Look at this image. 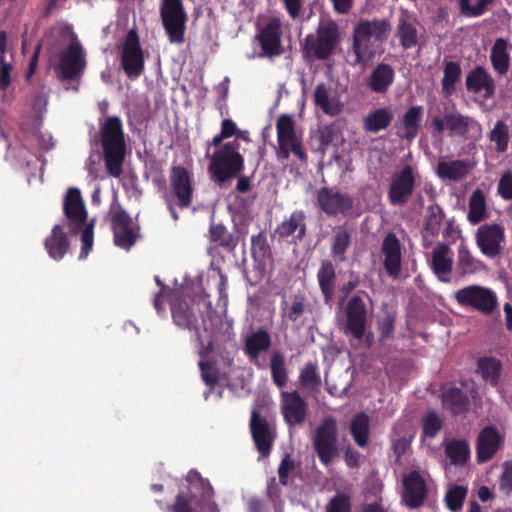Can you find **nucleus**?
Segmentation results:
<instances>
[{
  "label": "nucleus",
  "instance_id": "nucleus-1",
  "mask_svg": "<svg viewBox=\"0 0 512 512\" xmlns=\"http://www.w3.org/2000/svg\"><path fill=\"white\" fill-rule=\"evenodd\" d=\"M391 30L384 18L362 19L352 32V45L347 51V63L352 67H366L383 50Z\"/></svg>",
  "mask_w": 512,
  "mask_h": 512
},
{
  "label": "nucleus",
  "instance_id": "nucleus-2",
  "mask_svg": "<svg viewBox=\"0 0 512 512\" xmlns=\"http://www.w3.org/2000/svg\"><path fill=\"white\" fill-rule=\"evenodd\" d=\"M171 314L178 327L195 333H198L200 325L205 332L212 331L219 321L206 295L175 298L171 302Z\"/></svg>",
  "mask_w": 512,
  "mask_h": 512
},
{
  "label": "nucleus",
  "instance_id": "nucleus-3",
  "mask_svg": "<svg viewBox=\"0 0 512 512\" xmlns=\"http://www.w3.org/2000/svg\"><path fill=\"white\" fill-rule=\"evenodd\" d=\"M187 491H179L175 502L167 507L169 512H220L213 500L214 489L209 480L197 470H190L186 477Z\"/></svg>",
  "mask_w": 512,
  "mask_h": 512
},
{
  "label": "nucleus",
  "instance_id": "nucleus-4",
  "mask_svg": "<svg viewBox=\"0 0 512 512\" xmlns=\"http://www.w3.org/2000/svg\"><path fill=\"white\" fill-rule=\"evenodd\" d=\"M100 144L108 174L119 178L127 152L125 133L119 116H109L100 125Z\"/></svg>",
  "mask_w": 512,
  "mask_h": 512
},
{
  "label": "nucleus",
  "instance_id": "nucleus-5",
  "mask_svg": "<svg viewBox=\"0 0 512 512\" xmlns=\"http://www.w3.org/2000/svg\"><path fill=\"white\" fill-rule=\"evenodd\" d=\"M63 212L73 235H77L82 229L80 258H86L93 247L96 220L92 218L87 222V210L78 188L71 187L67 190L63 201Z\"/></svg>",
  "mask_w": 512,
  "mask_h": 512
},
{
  "label": "nucleus",
  "instance_id": "nucleus-6",
  "mask_svg": "<svg viewBox=\"0 0 512 512\" xmlns=\"http://www.w3.org/2000/svg\"><path fill=\"white\" fill-rule=\"evenodd\" d=\"M157 182L163 188L162 198L167 204L171 217L177 221L179 214L176 207L186 209L193 203V174L182 165H173L169 173V189H167L164 179Z\"/></svg>",
  "mask_w": 512,
  "mask_h": 512
},
{
  "label": "nucleus",
  "instance_id": "nucleus-7",
  "mask_svg": "<svg viewBox=\"0 0 512 512\" xmlns=\"http://www.w3.org/2000/svg\"><path fill=\"white\" fill-rule=\"evenodd\" d=\"M339 40L340 33L336 22H320L315 34H308L301 44L303 57L307 60H326L332 55Z\"/></svg>",
  "mask_w": 512,
  "mask_h": 512
},
{
  "label": "nucleus",
  "instance_id": "nucleus-8",
  "mask_svg": "<svg viewBox=\"0 0 512 512\" xmlns=\"http://www.w3.org/2000/svg\"><path fill=\"white\" fill-rule=\"evenodd\" d=\"M239 149L240 143L233 139L222 144L212 155L209 171L218 183H225L244 170L245 160Z\"/></svg>",
  "mask_w": 512,
  "mask_h": 512
},
{
  "label": "nucleus",
  "instance_id": "nucleus-9",
  "mask_svg": "<svg viewBox=\"0 0 512 512\" xmlns=\"http://www.w3.org/2000/svg\"><path fill=\"white\" fill-rule=\"evenodd\" d=\"M160 17L170 42L182 44L185 41L188 20L182 0H162Z\"/></svg>",
  "mask_w": 512,
  "mask_h": 512
},
{
  "label": "nucleus",
  "instance_id": "nucleus-10",
  "mask_svg": "<svg viewBox=\"0 0 512 512\" xmlns=\"http://www.w3.org/2000/svg\"><path fill=\"white\" fill-rule=\"evenodd\" d=\"M315 452L324 466H329L338 456V427L334 417H325L316 428L313 440Z\"/></svg>",
  "mask_w": 512,
  "mask_h": 512
},
{
  "label": "nucleus",
  "instance_id": "nucleus-11",
  "mask_svg": "<svg viewBox=\"0 0 512 512\" xmlns=\"http://www.w3.org/2000/svg\"><path fill=\"white\" fill-rule=\"evenodd\" d=\"M419 177L417 169L405 164L391 176L387 193L389 203L393 206H404L412 197Z\"/></svg>",
  "mask_w": 512,
  "mask_h": 512
},
{
  "label": "nucleus",
  "instance_id": "nucleus-12",
  "mask_svg": "<svg viewBox=\"0 0 512 512\" xmlns=\"http://www.w3.org/2000/svg\"><path fill=\"white\" fill-rule=\"evenodd\" d=\"M279 158L288 159L292 152L299 160H306L307 155L302 141L295 131L293 118L288 114H282L276 121Z\"/></svg>",
  "mask_w": 512,
  "mask_h": 512
},
{
  "label": "nucleus",
  "instance_id": "nucleus-13",
  "mask_svg": "<svg viewBox=\"0 0 512 512\" xmlns=\"http://www.w3.org/2000/svg\"><path fill=\"white\" fill-rule=\"evenodd\" d=\"M121 66L126 76L135 80L141 76L145 68V58L135 29L128 31L121 53Z\"/></svg>",
  "mask_w": 512,
  "mask_h": 512
},
{
  "label": "nucleus",
  "instance_id": "nucleus-14",
  "mask_svg": "<svg viewBox=\"0 0 512 512\" xmlns=\"http://www.w3.org/2000/svg\"><path fill=\"white\" fill-rule=\"evenodd\" d=\"M282 23L277 17H271L264 26L257 27L253 42L258 43L261 52L258 58H273L282 53Z\"/></svg>",
  "mask_w": 512,
  "mask_h": 512
},
{
  "label": "nucleus",
  "instance_id": "nucleus-15",
  "mask_svg": "<svg viewBox=\"0 0 512 512\" xmlns=\"http://www.w3.org/2000/svg\"><path fill=\"white\" fill-rule=\"evenodd\" d=\"M455 299L461 306L472 307L486 315L491 314L497 305L495 293L478 285H470L456 291Z\"/></svg>",
  "mask_w": 512,
  "mask_h": 512
},
{
  "label": "nucleus",
  "instance_id": "nucleus-16",
  "mask_svg": "<svg viewBox=\"0 0 512 512\" xmlns=\"http://www.w3.org/2000/svg\"><path fill=\"white\" fill-rule=\"evenodd\" d=\"M345 316L344 334L358 341L362 340L367 330L368 312L361 296L354 295L349 299L345 308Z\"/></svg>",
  "mask_w": 512,
  "mask_h": 512
},
{
  "label": "nucleus",
  "instance_id": "nucleus-17",
  "mask_svg": "<svg viewBox=\"0 0 512 512\" xmlns=\"http://www.w3.org/2000/svg\"><path fill=\"white\" fill-rule=\"evenodd\" d=\"M353 203L349 194L341 193L335 187H323L317 191L316 204L327 216L345 214L352 209Z\"/></svg>",
  "mask_w": 512,
  "mask_h": 512
},
{
  "label": "nucleus",
  "instance_id": "nucleus-18",
  "mask_svg": "<svg viewBox=\"0 0 512 512\" xmlns=\"http://www.w3.org/2000/svg\"><path fill=\"white\" fill-rule=\"evenodd\" d=\"M85 56L79 42L70 43L60 54L57 66L58 77L61 80H74L84 71Z\"/></svg>",
  "mask_w": 512,
  "mask_h": 512
},
{
  "label": "nucleus",
  "instance_id": "nucleus-19",
  "mask_svg": "<svg viewBox=\"0 0 512 512\" xmlns=\"http://www.w3.org/2000/svg\"><path fill=\"white\" fill-rule=\"evenodd\" d=\"M475 241L483 255L494 259L501 254L503 249L504 228L495 223L481 225L476 231Z\"/></svg>",
  "mask_w": 512,
  "mask_h": 512
},
{
  "label": "nucleus",
  "instance_id": "nucleus-20",
  "mask_svg": "<svg viewBox=\"0 0 512 512\" xmlns=\"http://www.w3.org/2000/svg\"><path fill=\"white\" fill-rule=\"evenodd\" d=\"M428 496V486L425 479L417 470H411L402 479V503L410 508L421 507Z\"/></svg>",
  "mask_w": 512,
  "mask_h": 512
},
{
  "label": "nucleus",
  "instance_id": "nucleus-21",
  "mask_svg": "<svg viewBox=\"0 0 512 512\" xmlns=\"http://www.w3.org/2000/svg\"><path fill=\"white\" fill-rule=\"evenodd\" d=\"M111 229L116 246L130 250L137 241V233L132 227L130 215L122 208L113 213L111 218Z\"/></svg>",
  "mask_w": 512,
  "mask_h": 512
},
{
  "label": "nucleus",
  "instance_id": "nucleus-22",
  "mask_svg": "<svg viewBox=\"0 0 512 512\" xmlns=\"http://www.w3.org/2000/svg\"><path fill=\"white\" fill-rule=\"evenodd\" d=\"M308 405L298 391L281 392V412L289 426L300 425L307 416Z\"/></svg>",
  "mask_w": 512,
  "mask_h": 512
},
{
  "label": "nucleus",
  "instance_id": "nucleus-23",
  "mask_svg": "<svg viewBox=\"0 0 512 512\" xmlns=\"http://www.w3.org/2000/svg\"><path fill=\"white\" fill-rule=\"evenodd\" d=\"M463 386V382H461V387L450 383L441 389L440 399L442 407L453 416L465 414L470 409V395L463 389Z\"/></svg>",
  "mask_w": 512,
  "mask_h": 512
},
{
  "label": "nucleus",
  "instance_id": "nucleus-24",
  "mask_svg": "<svg viewBox=\"0 0 512 512\" xmlns=\"http://www.w3.org/2000/svg\"><path fill=\"white\" fill-rule=\"evenodd\" d=\"M504 437L494 425L481 429L476 441V458L478 463L490 461L500 449Z\"/></svg>",
  "mask_w": 512,
  "mask_h": 512
},
{
  "label": "nucleus",
  "instance_id": "nucleus-25",
  "mask_svg": "<svg viewBox=\"0 0 512 512\" xmlns=\"http://www.w3.org/2000/svg\"><path fill=\"white\" fill-rule=\"evenodd\" d=\"M313 102L315 106L328 116H338L344 108V103L336 89L321 82L316 85L313 92Z\"/></svg>",
  "mask_w": 512,
  "mask_h": 512
},
{
  "label": "nucleus",
  "instance_id": "nucleus-26",
  "mask_svg": "<svg viewBox=\"0 0 512 512\" xmlns=\"http://www.w3.org/2000/svg\"><path fill=\"white\" fill-rule=\"evenodd\" d=\"M381 252L384 255L383 266L387 275L393 279L398 278L402 267V253L400 241L393 232L385 236Z\"/></svg>",
  "mask_w": 512,
  "mask_h": 512
},
{
  "label": "nucleus",
  "instance_id": "nucleus-27",
  "mask_svg": "<svg viewBox=\"0 0 512 512\" xmlns=\"http://www.w3.org/2000/svg\"><path fill=\"white\" fill-rule=\"evenodd\" d=\"M250 430L257 450L263 456H267L272 448L274 436L268 421L257 410L251 413Z\"/></svg>",
  "mask_w": 512,
  "mask_h": 512
},
{
  "label": "nucleus",
  "instance_id": "nucleus-28",
  "mask_svg": "<svg viewBox=\"0 0 512 512\" xmlns=\"http://www.w3.org/2000/svg\"><path fill=\"white\" fill-rule=\"evenodd\" d=\"M465 85L467 91L474 94H482L485 99H490L496 91L493 77L483 66L474 67L466 75Z\"/></svg>",
  "mask_w": 512,
  "mask_h": 512
},
{
  "label": "nucleus",
  "instance_id": "nucleus-29",
  "mask_svg": "<svg viewBox=\"0 0 512 512\" xmlns=\"http://www.w3.org/2000/svg\"><path fill=\"white\" fill-rule=\"evenodd\" d=\"M430 267L440 281L449 282L453 268V252L445 243H439L432 250Z\"/></svg>",
  "mask_w": 512,
  "mask_h": 512
},
{
  "label": "nucleus",
  "instance_id": "nucleus-30",
  "mask_svg": "<svg viewBox=\"0 0 512 512\" xmlns=\"http://www.w3.org/2000/svg\"><path fill=\"white\" fill-rule=\"evenodd\" d=\"M275 233L279 238L293 236V241H302L307 234L306 214L302 210L293 211L289 218L283 220L276 228Z\"/></svg>",
  "mask_w": 512,
  "mask_h": 512
},
{
  "label": "nucleus",
  "instance_id": "nucleus-31",
  "mask_svg": "<svg viewBox=\"0 0 512 512\" xmlns=\"http://www.w3.org/2000/svg\"><path fill=\"white\" fill-rule=\"evenodd\" d=\"M423 113L422 106H411L404 113L399 124H396L397 136L407 141L414 140L420 131Z\"/></svg>",
  "mask_w": 512,
  "mask_h": 512
},
{
  "label": "nucleus",
  "instance_id": "nucleus-32",
  "mask_svg": "<svg viewBox=\"0 0 512 512\" xmlns=\"http://www.w3.org/2000/svg\"><path fill=\"white\" fill-rule=\"evenodd\" d=\"M271 336L264 328H259L246 336L244 341V353L255 364H258L261 353L269 350Z\"/></svg>",
  "mask_w": 512,
  "mask_h": 512
},
{
  "label": "nucleus",
  "instance_id": "nucleus-33",
  "mask_svg": "<svg viewBox=\"0 0 512 512\" xmlns=\"http://www.w3.org/2000/svg\"><path fill=\"white\" fill-rule=\"evenodd\" d=\"M395 72L392 66L386 63L378 64L371 72L368 80V88L378 94H384L393 84Z\"/></svg>",
  "mask_w": 512,
  "mask_h": 512
},
{
  "label": "nucleus",
  "instance_id": "nucleus-34",
  "mask_svg": "<svg viewBox=\"0 0 512 512\" xmlns=\"http://www.w3.org/2000/svg\"><path fill=\"white\" fill-rule=\"evenodd\" d=\"M44 247L52 259H63L70 248V242L62 226L55 225L52 228L51 234L44 241Z\"/></svg>",
  "mask_w": 512,
  "mask_h": 512
},
{
  "label": "nucleus",
  "instance_id": "nucleus-35",
  "mask_svg": "<svg viewBox=\"0 0 512 512\" xmlns=\"http://www.w3.org/2000/svg\"><path fill=\"white\" fill-rule=\"evenodd\" d=\"M208 236L215 247H220L228 253H233L239 243V236L236 233L228 231L222 223L211 222L208 230Z\"/></svg>",
  "mask_w": 512,
  "mask_h": 512
},
{
  "label": "nucleus",
  "instance_id": "nucleus-36",
  "mask_svg": "<svg viewBox=\"0 0 512 512\" xmlns=\"http://www.w3.org/2000/svg\"><path fill=\"white\" fill-rule=\"evenodd\" d=\"M502 369V362L492 356H482L476 362V373L494 388L499 386Z\"/></svg>",
  "mask_w": 512,
  "mask_h": 512
},
{
  "label": "nucleus",
  "instance_id": "nucleus-37",
  "mask_svg": "<svg viewBox=\"0 0 512 512\" xmlns=\"http://www.w3.org/2000/svg\"><path fill=\"white\" fill-rule=\"evenodd\" d=\"M317 280L325 303L331 302L336 282V268L332 261L323 260L321 262L317 272Z\"/></svg>",
  "mask_w": 512,
  "mask_h": 512
},
{
  "label": "nucleus",
  "instance_id": "nucleus-38",
  "mask_svg": "<svg viewBox=\"0 0 512 512\" xmlns=\"http://www.w3.org/2000/svg\"><path fill=\"white\" fill-rule=\"evenodd\" d=\"M508 42L504 38H497L491 48L490 61L498 75H505L510 67V54Z\"/></svg>",
  "mask_w": 512,
  "mask_h": 512
},
{
  "label": "nucleus",
  "instance_id": "nucleus-39",
  "mask_svg": "<svg viewBox=\"0 0 512 512\" xmlns=\"http://www.w3.org/2000/svg\"><path fill=\"white\" fill-rule=\"evenodd\" d=\"M393 120L392 112L387 108L370 111L363 119V128L368 133H378L387 129Z\"/></svg>",
  "mask_w": 512,
  "mask_h": 512
},
{
  "label": "nucleus",
  "instance_id": "nucleus-40",
  "mask_svg": "<svg viewBox=\"0 0 512 512\" xmlns=\"http://www.w3.org/2000/svg\"><path fill=\"white\" fill-rule=\"evenodd\" d=\"M470 165L465 160L440 161L437 165V175L442 179L460 181L465 178Z\"/></svg>",
  "mask_w": 512,
  "mask_h": 512
},
{
  "label": "nucleus",
  "instance_id": "nucleus-41",
  "mask_svg": "<svg viewBox=\"0 0 512 512\" xmlns=\"http://www.w3.org/2000/svg\"><path fill=\"white\" fill-rule=\"evenodd\" d=\"M307 298L304 293L298 292L290 297L288 302L285 297L281 301V315L283 319L296 322L305 313Z\"/></svg>",
  "mask_w": 512,
  "mask_h": 512
},
{
  "label": "nucleus",
  "instance_id": "nucleus-42",
  "mask_svg": "<svg viewBox=\"0 0 512 512\" xmlns=\"http://www.w3.org/2000/svg\"><path fill=\"white\" fill-rule=\"evenodd\" d=\"M350 433L359 447L367 446L370 436V419L365 412H359L353 416L350 422Z\"/></svg>",
  "mask_w": 512,
  "mask_h": 512
},
{
  "label": "nucleus",
  "instance_id": "nucleus-43",
  "mask_svg": "<svg viewBox=\"0 0 512 512\" xmlns=\"http://www.w3.org/2000/svg\"><path fill=\"white\" fill-rule=\"evenodd\" d=\"M396 36L404 50H408L418 43V31L414 21L402 16L398 20Z\"/></svg>",
  "mask_w": 512,
  "mask_h": 512
},
{
  "label": "nucleus",
  "instance_id": "nucleus-44",
  "mask_svg": "<svg viewBox=\"0 0 512 512\" xmlns=\"http://www.w3.org/2000/svg\"><path fill=\"white\" fill-rule=\"evenodd\" d=\"M488 217L486 197L482 190L472 192L469 200L467 219L471 224H478Z\"/></svg>",
  "mask_w": 512,
  "mask_h": 512
},
{
  "label": "nucleus",
  "instance_id": "nucleus-45",
  "mask_svg": "<svg viewBox=\"0 0 512 512\" xmlns=\"http://www.w3.org/2000/svg\"><path fill=\"white\" fill-rule=\"evenodd\" d=\"M351 245V233L347 227L341 226L335 231L331 243V256L338 262L346 260V252Z\"/></svg>",
  "mask_w": 512,
  "mask_h": 512
},
{
  "label": "nucleus",
  "instance_id": "nucleus-46",
  "mask_svg": "<svg viewBox=\"0 0 512 512\" xmlns=\"http://www.w3.org/2000/svg\"><path fill=\"white\" fill-rule=\"evenodd\" d=\"M472 126L479 125L469 116H464L457 112L446 114V129L454 135L466 137Z\"/></svg>",
  "mask_w": 512,
  "mask_h": 512
},
{
  "label": "nucleus",
  "instance_id": "nucleus-47",
  "mask_svg": "<svg viewBox=\"0 0 512 512\" xmlns=\"http://www.w3.org/2000/svg\"><path fill=\"white\" fill-rule=\"evenodd\" d=\"M299 384L303 390L318 392L321 386V376L316 363L308 362L300 370Z\"/></svg>",
  "mask_w": 512,
  "mask_h": 512
},
{
  "label": "nucleus",
  "instance_id": "nucleus-48",
  "mask_svg": "<svg viewBox=\"0 0 512 512\" xmlns=\"http://www.w3.org/2000/svg\"><path fill=\"white\" fill-rule=\"evenodd\" d=\"M482 262L476 259L468 247L461 244L458 247L457 269L462 276L475 274L482 269Z\"/></svg>",
  "mask_w": 512,
  "mask_h": 512
},
{
  "label": "nucleus",
  "instance_id": "nucleus-49",
  "mask_svg": "<svg viewBox=\"0 0 512 512\" xmlns=\"http://www.w3.org/2000/svg\"><path fill=\"white\" fill-rule=\"evenodd\" d=\"M445 454L453 465H464L470 456V447L466 440H452L445 446Z\"/></svg>",
  "mask_w": 512,
  "mask_h": 512
},
{
  "label": "nucleus",
  "instance_id": "nucleus-50",
  "mask_svg": "<svg viewBox=\"0 0 512 512\" xmlns=\"http://www.w3.org/2000/svg\"><path fill=\"white\" fill-rule=\"evenodd\" d=\"M270 370L273 383L279 389L286 387L288 382V371L285 365L284 356L275 351L270 358Z\"/></svg>",
  "mask_w": 512,
  "mask_h": 512
},
{
  "label": "nucleus",
  "instance_id": "nucleus-51",
  "mask_svg": "<svg viewBox=\"0 0 512 512\" xmlns=\"http://www.w3.org/2000/svg\"><path fill=\"white\" fill-rule=\"evenodd\" d=\"M488 138L495 144L496 152L505 153L511 138L509 126L503 120H498L489 132Z\"/></svg>",
  "mask_w": 512,
  "mask_h": 512
},
{
  "label": "nucleus",
  "instance_id": "nucleus-52",
  "mask_svg": "<svg viewBox=\"0 0 512 512\" xmlns=\"http://www.w3.org/2000/svg\"><path fill=\"white\" fill-rule=\"evenodd\" d=\"M444 425V420L435 410L428 411L422 418L421 439H434Z\"/></svg>",
  "mask_w": 512,
  "mask_h": 512
},
{
  "label": "nucleus",
  "instance_id": "nucleus-53",
  "mask_svg": "<svg viewBox=\"0 0 512 512\" xmlns=\"http://www.w3.org/2000/svg\"><path fill=\"white\" fill-rule=\"evenodd\" d=\"M461 78V67L458 62H445L443 68V78L441 81L442 90L446 95H451L455 91L456 83Z\"/></svg>",
  "mask_w": 512,
  "mask_h": 512
},
{
  "label": "nucleus",
  "instance_id": "nucleus-54",
  "mask_svg": "<svg viewBox=\"0 0 512 512\" xmlns=\"http://www.w3.org/2000/svg\"><path fill=\"white\" fill-rule=\"evenodd\" d=\"M495 0H458L460 13L465 17L475 18L486 13Z\"/></svg>",
  "mask_w": 512,
  "mask_h": 512
},
{
  "label": "nucleus",
  "instance_id": "nucleus-55",
  "mask_svg": "<svg viewBox=\"0 0 512 512\" xmlns=\"http://www.w3.org/2000/svg\"><path fill=\"white\" fill-rule=\"evenodd\" d=\"M251 254L256 261H265L271 256V248L264 232L251 237Z\"/></svg>",
  "mask_w": 512,
  "mask_h": 512
},
{
  "label": "nucleus",
  "instance_id": "nucleus-56",
  "mask_svg": "<svg viewBox=\"0 0 512 512\" xmlns=\"http://www.w3.org/2000/svg\"><path fill=\"white\" fill-rule=\"evenodd\" d=\"M443 219L444 213L440 206H429L427 209V217L425 219V231L431 236L438 235Z\"/></svg>",
  "mask_w": 512,
  "mask_h": 512
},
{
  "label": "nucleus",
  "instance_id": "nucleus-57",
  "mask_svg": "<svg viewBox=\"0 0 512 512\" xmlns=\"http://www.w3.org/2000/svg\"><path fill=\"white\" fill-rule=\"evenodd\" d=\"M467 495V488L462 485H454L445 496L446 505L452 512L460 510Z\"/></svg>",
  "mask_w": 512,
  "mask_h": 512
},
{
  "label": "nucleus",
  "instance_id": "nucleus-58",
  "mask_svg": "<svg viewBox=\"0 0 512 512\" xmlns=\"http://www.w3.org/2000/svg\"><path fill=\"white\" fill-rule=\"evenodd\" d=\"M198 366L202 380L212 390L219 382V371L216 365L208 360H200Z\"/></svg>",
  "mask_w": 512,
  "mask_h": 512
},
{
  "label": "nucleus",
  "instance_id": "nucleus-59",
  "mask_svg": "<svg viewBox=\"0 0 512 512\" xmlns=\"http://www.w3.org/2000/svg\"><path fill=\"white\" fill-rule=\"evenodd\" d=\"M396 317L387 312L377 321V330L379 332V340L384 341L394 337Z\"/></svg>",
  "mask_w": 512,
  "mask_h": 512
},
{
  "label": "nucleus",
  "instance_id": "nucleus-60",
  "mask_svg": "<svg viewBox=\"0 0 512 512\" xmlns=\"http://www.w3.org/2000/svg\"><path fill=\"white\" fill-rule=\"evenodd\" d=\"M326 512H351L350 497L346 494L336 495L329 502Z\"/></svg>",
  "mask_w": 512,
  "mask_h": 512
},
{
  "label": "nucleus",
  "instance_id": "nucleus-61",
  "mask_svg": "<svg viewBox=\"0 0 512 512\" xmlns=\"http://www.w3.org/2000/svg\"><path fill=\"white\" fill-rule=\"evenodd\" d=\"M295 464L291 458V455L286 453L278 467L279 482L283 486L288 485L289 473L294 470Z\"/></svg>",
  "mask_w": 512,
  "mask_h": 512
},
{
  "label": "nucleus",
  "instance_id": "nucleus-62",
  "mask_svg": "<svg viewBox=\"0 0 512 512\" xmlns=\"http://www.w3.org/2000/svg\"><path fill=\"white\" fill-rule=\"evenodd\" d=\"M498 194L504 200H512V172L506 171L501 176L498 186H497Z\"/></svg>",
  "mask_w": 512,
  "mask_h": 512
},
{
  "label": "nucleus",
  "instance_id": "nucleus-63",
  "mask_svg": "<svg viewBox=\"0 0 512 512\" xmlns=\"http://www.w3.org/2000/svg\"><path fill=\"white\" fill-rule=\"evenodd\" d=\"M500 490L506 494L512 492V462H505L499 481Z\"/></svg>",
  "mask_w": 512,
  "mask_h": 512
},
{
  "label": "nucleus",
  "instance_id": "nucleus-64",
  "mask_svg": "<svg viewBox=\"0 0 512 512\" xmlns=\"http://www.w3.org/2000/svg\"><path fill=\"white\" fill-rule=\"evenodd\" d=\"M282 2L291 19L295 20L300 16L303 10L304 0H282Z\"/></svg>",
  "mask_w": 512,
  "mask_h": 512
}]
</instances>
